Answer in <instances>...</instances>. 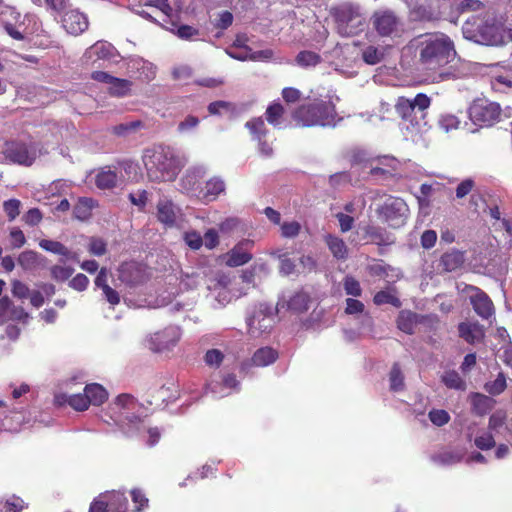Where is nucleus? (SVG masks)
Here are the masks:
<instances>
[{
  "label": "nucleus",
  "mask_w": 512,
  "mask_h": 512,
  "mask_svg": "<svg viewBox=\"0 0 512 512\" xmlns=\"http://www.w3.org/2000/svg\"><path fill=\"white\" fill-rule=\"evenodd\" d=\"M4 211L6 212L9 220H14L20 212V201L17 199H10L3 204Z\"/></svg>",
  "instance_id": "59"
},
{
  "label": "nucleus",
  "mask_w": 512,
  "mask_h": 512,
  "mask_svg": "<svg viewBox=\"0 0 512 512\" xmlns=\"http://www.w3.org/2000/svg\"><path fill=\"white\" fill-rule=\"evenodd\" d=\"M416 49L419 63L425 70L433 72L446 66L456 54L453 41L442 33L419 36Z\"/></svg>",
  "instance_id": "1"
},
{
  "label": "nucleus",
  "mask_w": 512,
  "mask_h": 512,
  "mask_svg": "<svg viewBox=\"0 0 512 512\" xmlns=\"http://www.w3.org/2000/svg\"><path fill=\"white\" fill-rule=\"evenodd\" d=\"M241 222L236 217H228L219 223L218 228L222 234H230L236 231Z\"/></svg>",
  "instance_id": "54"
},
{
  "label": "nucleus",
  "mask_w": 512,
  "mask_h": 512,
  "mask_svg": "<svg viewBox=\"0 0 512 512\" xmlns=\"http://www.w3.org/2000/svg\"><path fill=\"white\" fill-rule=\"evenodd\" d=\"M89 279L86 275L79 273L72 278L69 286L77 291H84L88 287Z\"/></svg>",
  "instance_id": "64"
},
{
  "label": "nucleus",
  "mask_w": 512,
  "mask_h": 512,
  "mask_svg": "<svg viewBox=\"0 0 512 512\" xmlns=\"http://www.w3.org/2000/svg\"><path fill=\"white\" fill-rule=\"evenodd\" d=\"M95 286L102 290L103 296L106 301L111 305L115 306L120 302L119 293L111 288L108 284V270L106 268H101L95 278Z\"/></svg>",
  "instance_id": "21"
},
{
  "label": "nucleus",
  "mask_w": 512,
  "mask_h": 512,
  "mask_svg": "<svg viewBox=\"0 0 512 512\" xmlns=\"http://www.w3.org/2000/svg\"><path fill=\"white\" fill-rule=\"evenodd\" d=\"M84 392L90 405L100 406L108 399V392L98 383L87 384Z\"/></svg>",
  "instance_id": "30"
},
{
  "label": "nucleus",
  "mask_w": 512,
  "mask_h": 512,
  "mask_svg": "<svg viewBox=\"0 0 512 512\" xmlns=\"http://www.w3.org/2000/svg\"><path fill=\"white\" fill-rule=\"evenodd\" d=\"M474 294L470 296V302L475 313L483 319H489L494 314V304L490 297L478 287L470 288Z\"/></svg>",
  "instance_id": "18"
},
{
  "label": "nucleus",
  "mask_w": 512,
  "mask_h": 512,
  "mask_svg": "<svg viewBox=\"0 0 512 512\" xmlns=\"http://www.w3.org/2000/svg\"><path fill=\"white\" fill-rule=\"evenodd\" d=\"M409 209L406 202L399 197H389L378 209L380 219L391 228H399L406 222Z\"/></svg>",
  "instance_id": "9"
},
{
  "label": "nucleus",
  "mask_w": 512,
  "mask_h": 512,
  "mask_svg": "<svg viewBox=\"0 0 512 512\" xmlns=\"http://www.w3.org/2000/svg\"><path fill=\"white\" fill-rule=\"evenodd\" d=\"M128 90V82L125 79L113 77L109 83V91L114 95H124Z\"/></svg>",
  "instance_id": "55"
},
{
  "label": "nucleus",
  "mask_w": 512,
  "mask_h": 512,
  "mask_svg": "<svg viewBox=\"0 0 512 512\" xmlns=\"http://www.w3.org/2000/svg\"><path fill=\"white\" fill-rule=\"evenodd\" d=\"M459 336L469 344L480 342L484 338V331L478 323L461 322L458 325Z\"/></svg>",
  "instance_id": "24"
},
{
  "label": "nucleus",
  "mask_w": 512,
  "mask_h": 512,
  "mask_svg": "<svg viewBox=\"0 0 512 512\" xmlns=\"http://www.w3.org/2000/svg\"><path fill=\"white\" fill-rule=\"evenodd\" d=\"M397 327L406 334H413L418 322V314L412 311L403 310L397 317Z\"/></svg>",
  "instance_id": "31"
},
{
  "label": "nucleus",
  "mask_w": 512,
  "mask_h": 512,
  "mask_svg": "<svg viewBox=\"0 0 512 512\" xmlns=\"http://www.w3.org/2000/svg\"><path fill=\"white\" fill-rule=\"evenodd\" d=\"M142 160L148 178L154 182L174 181L183 166L180 158L169 147L146 149Z\"/></svg>",
  "instance_id": "2"
},
{
  "label": "nucleus",
  "mask_w": 512,
  "mask_h": 512,
  "mask_svg": "<svg viewBox=\"0 0 512 512\" xmlns=\"http://www.w3.org/2000/svg\"><path fill=\"white\" fill-rule=\"evenodd\" d=\"M117 180V174L110 168H103L97 173L95 177V183L100 189H109L114 187L117 183Z\"/></svg>",
  "instance_id": "33"
},
{
  "label": "nucleus",
  "mask_w": 512,
  "mask_h": 512,
  "mask_svg": "<svg viewBox=\"0 0 512 512\" xmlns=\"http://www.w3.org/2000/svg\"><path fill=\"white\" fill-rule=\"evenodd\" d=\"M41 255L32 250L22 252L18 257V264L24 270H33L39 266Z\"/></svg>",
  "instance_id": "36"
},
{
  "label": "nucleus",
  "mask_w": 512,
  "mask_h": 512,
  "mask_svg": "<svg viewBox=\"0 0 512 512\" xmlns=\"http://www.w3.org/2000/svg\"><path fill=\"white\" fill-rule=\"evenodd\" d=\"M484 8V4L480 0H461L456 10L459 13L479 11Z\"/></svg>",
  "instance_id": "52"
},
{
  "label": "nucleus",
  "mask_w": 512,
  "mask_h": 512,
  "mask_svg": "<svg viewBox=\"0 0 512 512\" xmlns=\"http://www.w3.org/2000/svg\"><path fill=\"white\" fill-rule=\"evenodd\" d=\"M156 76V67L141 57L130 58V79L134 82L149 83Z\"/></svg>",
  "instance_id": "16"
},
{
  "label": "nucleus",
  "mask_w": 512,
  "mask_h": 512,
  "mask_svg": "<svg viewBox=\"0 0 512 512\" xmlns=\"http://www.w3.org/2000/svg\"><path fill=\"white\" fill-rule=\"evenodd\" d=\"M95 206L96 202L92 198H80L74 207V215L79 220H87Z\"/></svg>",
  "instance_id": "34"
},
{
  "label": "nucleus",
  "mask_w": 512,
  "mask_h": 512,
  "mask_svg": "<svg viewBox=\"0 0 512 512\" xmlns=\"http://www.w3.org/2000/svg\"><path fill=\"white\" fill-rule=\"evenodd\" d=\"M11 292L14 297L19 299H25L30 295L29 287L19 280H14L12 282Z\"/></svg>",
  "instance_id": "60"
},
{
  "label": "nucleus",
  "mask_w": 512,
  "mask_h": 512,
  "mask_svg": "<svg viewBox=\"0 0 512 512\" xmlns=\"http://www.w3.org/2000/svg\"><path fill=\"white\" fill-rule=\"evenodd\" d=\"M469 399L472 413L480 417L488 414L496 404L494 398L479 392H472L469 395Z\"/></svg>",
  "instance_id": "19"
},
{
  "label": "nucleus",
  "mask_w": 512,
  "mask_h": 512,
  "mask_svg": "<svg viewBox=\"0 0 512 512\" xmlns=\"http://www.w3.org/2000/svg\"><path fill=\"white\" fill-rule=\"evenodd\" d=\"M88 250L95 256H102L106 253V243L100 238H91Z\"/></svg>",
  "instance_id": "62"
},
{
  "label": "nucleus",
  "mask_w": 512,
  "mask_h": 512,
  "mask_svg": "<svg viewBox=\"0 0 512 512\" xmlns=\"http://www.w3.org/2000/svg\"><path fill=\"white\" fill-rule=\"evenodd\" d=\"M64 30L74 36H78L88 29L89 21L85 13L70 6L61 17Z\"/></svg>",
  "instance_id": "14"
},
{
  "label": "nucleus",
  "mask_w": 512,
  "mask_h": 512,
  "mask_svg": "<svg viewBox=\"0 0 512 512\" xmlns=\"http://www.w3.org/2000/svg\"><path fill=\"white\" fill-rule=\"evenodd\" d=\"M244 242L235 245L225 256V263L228 267L242 266L252 259V254L243 248Z\"/></svg>",
  "instance_id": "26"
},
{
  "label": "nucleus",
  "mask_w": 512,
  "mask_h": 512,
  "mask_svg": "<svg viewBox=\"0 0 512 512\" xmlns=\"http://www.w3.org/2000/svg\"><path fill=\"white\" fill-rule=\"evenodd\" d=\"M382 55L374 46H369L363 51V60L370 65H375L381 61Z\"/></svg>",
  "instance_id": "58"
},
{
  "label": "nucleus",
  "mask_w": 512,
  "mask_h": 512,
  "mask_svg": "<svg viewBox=\"0 0 512 512\" xmlns=\"http://www.w3.org/2000/svg\"><path fill=\"white\" fill-rule=\"evenodd\" d=\"M373 302L378 306L384 304H391L397 308L401 306V301L399 300V298L387 290L378 291L374 295Z\"/></svg>",
  "instance_id": "42"
},
{
  "label": "nucleus",
  "mask_w": 512,
  "mask_h": 512,
  "mask_svg": "<svg viewBox=\"0 0 512 512\" xmlns=\"http://www.w3.org/2000/svg\"><path fill=\"white\" fill-rule=\"evenodd\" d=\"M351 182V175L346 172H337L329 177V184L331 187L338 188L343 184H348Z\"/></svg>",
  "instance_id": "56"
},
{
  "label": "nucleus",
  "mask_w": 512,
  "mask_h": 512,
  "mask_svg": "<svg viewBox=\"0 0 512 512\" xmlns=\"http://www.w3.org/2000/svg\"><path fill=\"white\" fill-rule=\"evenodd\" d=\"M337 31L345 37L360 34L365 28V17L357 4L343 3L333 9Z\"/></svg>",
  "instance_id": "4"
},
{
  "label": "nucleus",
  "mask_w": 512,
  "mask_h": 512,
  "mask_svg": "<svg viewBox=\"0 0 512 512\" xmlns=\"http://www.w3.org/2000/svg\"><path fill=\"white\" fill-rule=\"evenodd\" d=\"M465 262V253L463 251L452 249L443 253L439 260V266L444 272H453L463 266Z\"/></svg>",
  "instance_id": "22"
},
{
  "label": "nucleus",
  "mask_w": 512,
  "mask_h": 512,
  "mask_svg": "<svg viewBox=\"0 0 512 512\" xmlns=\"http://www.w3.org/2000/svg\"><path fill=\"white\" fill-rule=\"evenodd\" d=\"M371 23L380 37L400 36L404 30L402 19L389 9L375 11L371 16Z\"/></svg>",
  "instance_id": "8"
},
{
  "label": "nucleus",
  "mask_w": 512,
  "mask_h": 512,
  "mask_svg": "<svg viewBox=\"0 0 512 512\" xmlns=\"http://www.w3.org/2000/svg\"><path fill=\"white\" fill-rule=\"evenodd\" d=\"M224 357V354L219 349H210L204 355V362L210 367L218 368L222 364Z\"/></svg>",
  "instance_id": "46"
},
{
  "label": "nucleus",
  "mask_w": 512,
  "mask_h": 512,
  "mask_svg": "<svg viewBox=\"0 0 512 512\" xmlns=\"http://www.w3.org/2000/svg\"><path fill=\"white\" fill-rule=\"evenodd\" d=\"M507 419L506 412L504 410H497L493 414L490 415L488 421V429L489 431H496L501 428Z\"/></svg>",
  "instance_id": "49"
},
{
  "label": "nucleus",
  "mask_w": 512,
  "mask_h": 512,
  "mask_svg": "<svg viewBox=\"0 0 512 512\" xmlns=\"http://www.w3.org/2000/svg\"><path fill=\"white\" fill-rule=\"evenodd\" d=\"M130 495L134 503L132 512H143L149 507V499L141 489L135 488L130 490Z\"/></svg>",
  "instance_id": "41"
},
{
  "label": "nucleus",
  "mask_w": 512,
  "mask_h": 512,
  "mask_svg": "<svg viewBox=\"0 0 512 512\" xmlns=\"http://www.w3.org/2000/svg\"><path fill=\"white\" fill-rule=\"evenodd\" d=\"M475 446L480 450H490L495 447L496 442L492 433L486 432L480 436H477L474 440Z\"/></svg>",
  "instance_id": "48"
},
{
  "label": "nucleus",
  "mask_w": 512,
  "mask_h": 512,
  "mask_svg": "<svg viewBox=\"0 0 512 512\" xmlns=\"http://www.w3.org/2000/svg\"><path fill=\"white\" fill-rule=\"evenodd\" d=\"M311 297L309 293L303 289L296 291L287 301L288 310L301 314L309 309Z\"/></svg>",
  "instance_id": "28"
},
{
  "label": "nucleus",
  "mask_w": 512,
  "mask_h": 512,
  "mask_svg": "<svg viewBox=\"0 0 512 512\" xmlns=\"http://www.w3.org/2000/svg\"><path fill=\"white\" fill-rule=\"evenodd\" d=\"M73 273V269L68 266H53L51 268V275L56 281H65Z\"/></svg>",
  "instance_id": "57"
},
{
  "label": "nucleus",
  "mask_w": 512,
  "mask_h": 512,
  "mask_svg": "<svg viewBox=\"0 0 512 512\" xmlns=\"http://www.w3.org/2000/svg\"><path fill=\"white\" fill-rule=\"evenodd\" d=\"M294 121L302 127L334 126L337 113L331 101L313 99L297 107L292 114Z\"/></svg>",
  "instance_id": "3"
},
{
  "label": "nucleus",
  "mask_w": 512,
  "mask_h": 512,
  "mask_svg": "<svg viewBox=\"0 0 512 512\" xmlns=\"http://www.w3.org/2000/svg\"><path fill=\"white\" fill-rule=\"evenodd\" d=\"M202 238H203V244L209 250L214 249L219 244L218 232L213 228L208 229Z\"/></svg>",
  "instance_id": "61"
},
{
  "label": "nucleus",
  "mask_w": 512,
  "mask_h": 512,
  "mask_svg": "<svg viewBox=\"0 0 512 512\" xmlns=\"http://www.w3.org/2000/svg\"><path fill=\"white\" fill-rule=\"evenodd\" d=\"M501 106L485 98L475 99L468 109L470 120L480 127H491L501 118Z\"/></svg>",
  "instance_id": "7"
},
{
  "label": "nucleus",
  "mask_w": 512,
  "mask_h": 512,
  "mask_svg": "<svg viewBox=\"0 0 512 512\" xmlns=\"http://www.w3.org/2000/svg\"><path fill=\"white\" fill-rule=\"evenodd\" d=\"M182 332L179 326L168 325L151 334L146 342L148 348L154 353H164L173 350L179 343Z\"/></svg>",
  "instance_id": "10"
},
{
  "label": "nucleus",
  "mask_w": 512,
  "mask_h": 512,
  "mask_svg": "<svg viewBox=\"0 0 512 512\" xmlns=\"http://www.w3.org/2000/svg\"><path fill=\"white\" fill-rule=\"evenodd\" d=\"M441 382L449 389L464 391L466 382L456 370H447L441 376Z\"/></svg>",
  "instance_id": "32"
},
{
  "label": "nucleus",
  "mask_w": 512,
  "mask_h": 512,
  "mask_svg": "<svg viewBox=\"0 0 512 512\" xmlns=\"http://www.w3.org/2000/svg\"><path fill=\"white\" fill-rule=\"evenodd\" d=\"M278 358V352L271 347H261L257 349L253 356L246 361H243L240 365V371L248 373L249 370L255 367H265L273 364Z\"/></svg>",
  "instance_id": "17"
},
{
  "label": "nucleus",
  "mask_w": 512,
  "mask_h": 512,
  "mask_svg": "<svg viewBox=\"0 0 512 512\" xmlns=\"http://www.w3.org/2000/svg\"><path fill=\"white\" fill-rule=\"evenodd\" d=\"M206 175V169L203 166H194L186 170L180 179V187L186 194L196 196L199 198L200 191L202 190L201 182Z\"/></svg>",
  "instance_id": "15"
},
{
  "label": "nucleus",
  "mask_w": 512,
  "mask_h": 512,
  "mask_svg": "<svg viewBox=\"0 0 512 512\" xmlns=\"http://www.w3.org/2000/svg\"><path fill=\"white\" fill-rule=\"evenodd\" d=\"M39 246L45 251L51 252L53 254L68 256L69 250L60 242L48 239H42L39 242Z\"/></svg>",
  "instance_id": "43"
},
{
  "label": "nucleus",
  "mask_w": 512,
  "mask_h": 512,
  "mask_svg": "<svg viewBox=\"0 0 512 512\" xmlns=\"http://www.w3.org/2000/svg\"><path fill=\"white\" fill-rule=\"evenodd\" d=\"M285 114V109L283 105L279 102H274L270 104L265 112L266 120L269 124L277 127L280 125V120Z\"/></svg>",
  "instance_id": "39"
},
{
  "label": "nucleus",
  "mask_w": 512,
  "mask_h": 512,
  "mask_svg": "<svg viewBox=\"0 0 512 512\" xmlns=\"http://www.w3.org/2000/svg\"><path fill=\"white\" fill-rule=\"evenodd\" d=\"M428 417L430 421L438 427L444 426L450 421L449 413L443 409H432Z\"/></svg>",
  "instance_id": "47"
},
{
  "label": "nucleus",
  "mask_w": 512,
  "mask_h": 512,
  "mask_svg": "<svg viewBox=\"0 0 512 512\" xmlns=\"http://www.w3.org/2000/svg\"><path fill=\"white\" fill-rule=\"evenodd\" d=\"M475 188V181L471 178L462 180L456 187L455 195L457 199H463L469 195Z\"/></svg>",
  "instance_id": "51"
},
{
  "label": "nucleus",
  "mask_w": 512,
  "mask_h": 512,
  "mask_svg": "<svg viewBox=\"0 0 512 512\" xmlns=\"http://www.w3.org/2000/svg\"><path fill=\"white\" fill-rule=\"evenodd\" d=\"M208 112L210 115H222V113H233L235 111V105L228 101H214L211 102L208 107Z\"/></svg>",
  "instance_id": "44"
},
{
  "label": "nucleus",
  "mask_w": 512,
  "mask_h": 512,
  "mask_svg": "<svg viewBox=\"0 0 512 512\" xmlns=\"http://www.w3.org/2000/svg\"><path fill=\"white\" fill-rule=\"evenodd\" d=\"M295 61L298 66L308 68L318 65L322 61V58L320 54L314 51L303 50L297 54Z\"/></svg>",
  "instance_id": "35"
},
{
  "label": "nucleus",
  "mask_w": 512,
  "mask_h": 512,
  "mask_svg": "<svg viewBox=\"0 0 512 512\" xmlns=\"http://www.w3.org/2000/svg\"><path fill=\"white\" fill-rule=\"evenodd\" d=\"M117 49L107 41H97L87 48L81 58L87 67L107 68L119 62Z\"/></svg>",
  "instance_id": "6"
},
{
  "label": "nucleus",
  "mask_w": 512,
  "mask_h": 512,
  "mask_svg": "<svg viewBox=\"0 0 512 512\" xmlns=\"http://www.w3.org/2000/svg\"><path fill=\"white\" fill-rule=\"evenodd\" d=\"M245 127L249 130L253 139L257 141L264 139L267 134L264 120L261 117L252 118L247 121Z\"/></svg>",
  "instance_id": "37"
},
{
  "label": "nucleus",
  "mask_w": 512,
  "mask_h": 512,
  "mask_svg": "<svg viewBox=\"0 0 512 512\" xmlns=\"http://www.w3.org/2000/svg\"><path fill=\"white\" fill-rule=\"evenodd\" d=\"M430 104L431 99L424 93H418L413 99L400 96L396 100L395 111L403 121L418 126Z\"/></svg>",
  "instance_id": "5"
},
{
  "label": "nucleus",
  "mask_w": 512,
  "mask_h": 512,
  "mask_svg": "<svg viewBox=\"0 0 512 512\" xmlns=\"http://www.w3.org/2000/svg\"><path fill=\"white\" fill-rule=\"evenodd\" d=\"M54 400L57 405L62 406L68 404L76 411H85L89 408L90 405L85 392L83 394L72 395L60 393L55 395Z\"/></svg>",
  "instance_id": "23"
},
{
  "label": "nucleus",
  "mask_w": 512,
  "mask_h": 512,
  "mask_svg": "<svg viewBox=\"0 0 512 512\" xmlns=\"http://www.w3.org/2000/svg\"><path fill=\"white\" fill-rule=\"evenodd\" d=\"M226 185L223 179L218 176H214L206 181L205 186L200 191L199 200L208 203L214 201L218 196L225 192Z\"/></svg>",
  "instance_id": "20"
},
{
  "label": "nucleus",
  "mask_w": 512,
  "mask_h": 512,
  "mask_svg": "<svg viewBox=\"0 0 512 512\" xmlns=\"http://www.w3.org/2000/svg\"><path fill=\"white\" fill-rule=\"evenodd\" d=\"M157 218L167 227L176 223L177 209L171 200H161L157 204Z\"/></svg>",
  "instance_id": "25"
},
{
  "label": "nucleus",
  "mask_w": 512,
  "mask_h": 512,
  "mask_svg": "<svg viewBox=\"0 0 512 512\" xmlns=\"http://www.w3.org/2000/svg\"><path fill=\"white\" fill-rule=\"evenodd\" d=\"M343 287L347 295H351L353 297H360L362 295V288L359 281L351 275L345 276L343 280Z\"/></svg>",
  "instance_id": "45"
},
{
  "label": "nucleus",
  "mask_w": 512,
  "mask_h": 512,
  "mask_svg": "<svg viewBox=\"0 0 512 512\" xmlns=\"http://www.w3.org/2000/svg\"><path fill=\"white\" fill-rule=\"evenodd\" d=\"M185 243L193 250H199L203 245V238L197 231H188L184 234Z\"/></svg>",
  "instance_id": "53"
},
{
  "label": "nucleus",
  "mask_w": 512,
  "mask_h": 512,
  "mask_svg": "<svg viewBox=\"0 0 512 512\" xmlns=\"http://www.w3.org/2000/svg\"><path fill=\"white\" fill-rule=\"evenodd\" d=\"M324 241L336 259L345 260L348 257V248L343 239L332 234H327L324 237Z\"/></svg>",
  "instance_id": "29"
},
{
  "label": "nucleus",
  "mask_w": 512,
  "mask_h": 512,
  "mask_svg": "<svg viewBox=\"0 0 512 512\" xmlns=\"http://www.w3.org/2000/svg\"><path fill=\"white\" fill-rule=\"evenodd\" d=\"M390 390L393 392L402 391L405 387L404 375L399 363H394L389 373Z\"/></svg>",
  "instance_id": "38"
},
{
  "label": "nucleus",
  "mask_w": 512,
  "mask_h": 512,
  "mask_svg": "<svg viewBox=\"0 0 512 512\" xmlns=\"http://www.w3.org/2000/svg\"><path fill=\"white\" fill-rule=\"evenodd\" d=\"M281 235L284 238H295L299 235L301 224L298 221L284 222L280 226Z\"/></svg>",
  "instance_id": "50"
},
{
  "label": "nucleus",
  "mask_w": 512,
  "mask_h": 512,
  "mask_svg": "<svg viewBox=\"0 0 512 512\" xmlns=\"http://www.w3.org/2000/svg\"><path fill=\"white\" fill-rule=\"evenodd\" d=\"M507 388L506 377L500 372L494 381L485 383L484 389L491 396H497L503 393Z\"/></svg>",
  "instance_id": "40"
},
{
  "label": "nucleus",
  "mask_w": 512,
  "mask_h": 512,
  "mask_svg": "<svg viewBox=\"0 0 512 512\" xmlns=\"http://www.w3.org/2000/svg\"><path fill=\"white\" fill-rule=\"evenodd\" d=\"M89 512H127L124 490H111L99 494L90 504Z\"/></svg>",
  "instance_id": "11"
},
{
  "label": "nucleus",
  "mask_w": 512,
  "mask_h": 512,
  "mask_svg": "<svg viewBox=\"0 0 512 512\" xmlns=\"http://www.w3.org/2000/svg\"><path fill=\"white\" fill-rule=\"evenodd\" d=\"M364 236L369 240V242L382 246V245H390L394 241L391 239V235L386 231V229L376 226V225H367L364 227Z\"/></svg>",
  "instance_id": "27"
},
{
  "label": "nucleus",
  "mask_w": 512,
  "mask_h": 512,
  "mask_svg": "<svg viewBox=\"0 0 512 512\" xmlns=\"http://www.w3.org/2000/svg\"><path fill=\"white\" fill-rule=\"evenodd\" d=\"M1 12L0 20L3 23L7 34L15 40L21 41L25 39V29L21 22V15L14 8L2 6L0 2Z\"/></svg>",
  "instance_id": "13"
},
{
  "label": "nucleus",
  "mask_w": 512,
  "mask_h": 512,
  "mask_svg": "<svg viewBox=\"0 0 512 512\" xmlns=\"http://www.w3.org/2000/svg\"><path fill=\"white\" fill-rule=\"evenodd\" d=\"M364 309H365V306L360 300H357L354 298L346 299V307H345L346 314H348V315L360 314L364 311Z\"/></svg>",
  "instance_id": "63"
},
{
  "label": "nucleus",
  "mask_w": 512,
  "mask_h": 512,
  "mask_svg": "<svg viewBox=\"0 0 512 512\" xmlns=\"http://www.w3.org/2000/svg\"><path fill=\"white\" fill-rule=\"evenodd\" d=\"M41 153L36 143H24L12 141L6 144L4 154L6 157L17 164L30 166Z\"/></svg>",
  "instance_id": "12"
}]
</instances>
